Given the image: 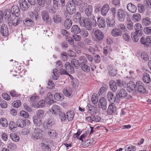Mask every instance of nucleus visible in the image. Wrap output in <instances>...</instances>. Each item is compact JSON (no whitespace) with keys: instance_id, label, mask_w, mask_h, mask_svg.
Listing matches in <instances>:
<instances>
[{"instance_id":"1","label":"nucleus","mask_w":151,"mask_h":151,"mask_svg":"<svg viewBox=\"0 0 151 151\" xmlns=\"http://www.w3.org/2000/svg\"><path fill=\"white\" fill-rule=\"evenodd\" d=\"M84 11L87 16L89 17V19L91 23V25L94 27L96 26V21L95 17L92 14L93 8L92 6L91 5H88Z\"/></svg>"},{"instance_id":"2","label":"nucleus","mask_w":151,"mask_h":151,"mask_svg":"<svg viewBox=\"0 0 151 151\" xmlns=\"http://www.w3.org/2000/svg\"><path fill=\"white\" fill-rule=\"evenodd\" d=\"M116 96L119 99L126 100L130 99L131 96L129 94L127 91L124 89L121 88L119 89L116 93Z\"/></svg>"},{"instance_id":"3","label":"nucleus","mask_w":151,"mask_h":151,"mask_svg":"<svg viewBox=\"0 0 151 151\" xmlns=\"http://www.w3.org/2000/svg\"><path fill=\"white\" fill-rule=\"evenodd\" d=\"M42 131L39 128L35 129L32 134V138L34 140H36L43 138L44 135L42 134Z\"/></svg>"},{"instance_id":"4","label":"nucleus","mask_w":151,"mask_h":151,"mask_svg":"<svg viewBox=\"0 0 151 151\" xmlns=\"http://www.w3.org/2000/svg\"><path fill=\"white\" fill-rule=\"evenodd\" d=\"M79 23L81 26L85 27L88 30L91 29V25L88 18L82 17Z\"/></svg>"},{"instance_id":"5","label":"nucleus","mask_w":151,"mask_h":151,"mask_svg":"<svg viewBox=\"0 0 151 151\" xmlns=\"http://www.w3.org/2000/svg\"><path fill=\"white\" fill-rule=\"evenodd\" d=\"M66 10L68 13L72 14L76 11V7L70 1L68 2L66 5Z\"/></svg>"},{"instance_id":"6","label":"nucleus","mask_w":151,"mask_h":151,"mask_svg":"<svg viewBox=\"0 0 151 151\" xmlns=\"http://www.w3.org/2000/svg\"><path fill=\"white\" fill-rule=\"evenodd\" d=\"M41 17L43 21L45 22L48 24H50L51 23V19L50 17L48 12L46 11H43L41 13Z\"/></svg>"},{"instance_id":"7","label":"nucleus","mask_w":151,"mask_h":151,"mask_svg":"<svg viewBox=\"0 0 151 151\" xmlns=\"http://www.w3.org/2000/svg\"><path fill=\"white\" fill-rule=\"evenodd\" d=\"M49 111L52 114L55 115H58L61 111L60 106L56 105H53Z\"/></svg>"},{"instance_id":"8","label":"nucleus","mask_w":151,"mask_h":151,"mask_svg":"<svg viewBox=\"0 0 151 151\" xmlns=\"http://www.w3.org/2000/svg\"><path fill=\"white\" fill-rule=\"evenodd\" d=\"M97 21L96 24L100 28H105L106 27V23L105 19L101 17H98L97 18Z\"/></svg>"},{"instance_id":"9","label":"nucleus","mask_w":151,"mask_h":151,"mask_svg":"<svg viewBox=\"0 0 151 151\" xmlns=\"http://www.w3.org/2000/svg\"><path fill=\"white\" fill-rule=\"evenodd\" d=\"M94 37L98 41L102 40L104 38V35L99 29L96 30L93 32Z\"/></svg>"},{"instance_id":"10","label":"nucleus","mask_w":151,"mask_h":151,"mask_svg":"<svg viewBox=\"0 0 151 151\" xmlns=\"http://www.w3.org/2000/svg\"><path fill=\"white\" fill-rule=\"evenodd\" d=\"M126 15L125 11L122 9H119L117 13L118 19L121 22L124 21Z\"/></svg>"},{"instance_id":"11","label":"nucleus","mask_w":151,"mask_h":151,"mask_svg":"<svg viewBox=\"0 0 151 151\" xmlns=\"http://www.w3.org/2000/svg\"><path fill=\"white\" fill-rule=\"evenodd\" d=\"M142 82L138 81L136 83V86L137 88L138 91L141 93H144L146 92V89L143 86Z\"/></svg>"},{"instance_id":"12","label":"nucleus","mask_w":151,"mask_h":151,"mask_svg":"<svg viewBox=\"0 0 151 151\" xmlns=\"http://www.w3.org/2000/svg\"><path fill=\"white\" fill-rule=\"evenodd\" d=\"M98 106L99 108L104 110L106 108L107 101L105 98L103 97L101 98L99 101Z\"/></svg>"},{"instance_id":"13","label":"nucleus","mask_w":151,"mask_h":151,"mask_svg":"<svg viewBox=\"0 0 151 151\" xmlns=\"http://www.w3.org/2000/svg\"><path fill=\"white\" fill-rule=\"evenodd\" d=\"M12 20H10V22L8 23L11 24L13 26H16L18 25L21 22L20 19L18 16H14L12 18Z\"/></svg>"},{"instance_id":"14","label":"nucleus","mask_w":151,"mask_h":151,"mask_svg":"<svg viewBox=\"0 0 151 151\" xmlns=\"http://www.w3.org/2000/svg\"><path fill=\"white\" fill-rule=\"evenodd\" d=\"M19 4L20 9L23 11H25L28 9L27 2L25 0H19Z\"/></svg>"},{"instance_id":"15","label":"nucleus","mask_w":151,"mask_h":151,"mask_svg":"<svg viewBox=\"0 0 151 151\" xmlns=\"http://www.w3.org/2000/svg\"><path fill=\"white\" fill-rule=\"evenodd\" d=\"M142 29L143 27L140 23H137L135 24V32L137 33L138 35L142 36L143 34Z\"/></svg>"},{"instance_id":"16","label":"nucleus","mask_w":151,"mask_h":151,"mask_svg":"<svg viewBox=\"0 0 151 151\" xmlns=\"http://www.w3.org/2000/svg\"><path fill=\"white\" fill-rule=\"evenodd\" d=\"M111 34L114 37L121 36L122 35V32L119 29L115 28L112 30Z\"/></svg>"},{"instance_id":"17","label":"nucleus","mask_w":151,"mask_h":151,"mask_svg":"<svg viewBox=\"0 0 151 151\" xmlns=\"http://www.w3.org/2000/svg\"><path fill=\"white\" fill-rule=\"evenodd\" d=\"M12 14L13 16H19L20 14V11L18 7L17 6H13L11 8Z\"/></svg>"},{"instance_id":"18","label":"nucleus","mask_w":151,"mask_h":151,"mask_svg":"<svg viewBox=\"0 0 151 151\" xmlns=\"http://www.w3.org/2000/svg\"><path fill=\"white\" fill-rule=\"evenodd\" d=\"M90 131L87 130L86 132L81 135L79 139L80 140H81L82 142L83 141V139L85 138L88 135V134H90L93 132V127H92L90 126Z\"/></svg>"},{"instance_id":"19","label":"nucleus","mask_w":151,"mask_h":151,"mask_svg":"<svg viewBox=\"0 0 151 151\" xmlns=\"http://www.w3.org/2000/svg\"><path fill=\"white\" fill-rule=\"evenodd\" d=\"M45 100L47 103L49 104H52L53 102V95L50 92H48L47 95V96L45 98Z\"/></svg>"},{"instance_id":"20","label":"nucleus","mask_w":151,"mask_h":151,"mask_svg":"<svg viewBox=\"0 0 151 151\" xmlns=\"http://www.w3.org/2000/svg\"><path fill=\"white\" fill-rule=\"evenodd\" d=\"M4 18L6 22H10L11 19V11L9 9H7L5 10L4 13Z\"/></svg>"},{"instance_id":"21","label":"nucleus","mask_w":151,"mask_h":151,"mask_svg":"<svg viewBox=\"0 0 151 151\" xmlns=\"http://www.w3.org/2000/svg\"><path fill=\"white\" fill-rule=\"evenodd\" d=\"M109 9V7L108 4H107L104 5L101 10V15L103 16L106 15Z\"/></svg>"},{"instance_id":"22","label":"nucleus","mask_w":151,"mask_h":151,"mask_svg":"<svg viewBox=\"0 0 151 151\" xmlns=\"http://www.w3.org/2000/svg\"><path fill=\"white\" fill-rule=\"evenodd\" d=\"M127 8L128 10L132 13H134L136 12V6L131 3H129L127 4Z\"/></svg>"},{"instance_id":"23","label":"nucleus","mask_w":151,"mask_h":151,"mask_svg":"<svg viewBox=\"0 0 151 151\" xmlns=\"http://www.w3.org/2000/svg\"><path fill=\"white\" fill-rule=\"evenodd\" d=\"M45 101L43 100L39 101L37 103H34L32 104V106L35 108H42L45 106Z\"/></svg>"},{"instance_id":"24","label":"nucleus","mask_w":151,"mask_h":151,"mask_svg":"<svg viewBox=\"0 0 151 151\" xmlns=\"http://www.w3.org/2000/svg\"><path fill=\"white\" fill-rule=\"evenodd\" d=\"M106 22L109 27H114L115 24V20L113 17H108L106 20Z\"/></svg>"},{"instance_id":"25","label":"nucleus","mask_w":151,"mask_h":151,"mask_svg":"<svg viewBox=\"0 0 151 151\" xmlns=\"http://www.w3.org/2000/svg\"><path fill=\"white\" fill-rule=\"evenodd\" d=\"M93 139H90L87 140L84 142L83 141L81 143V146L84 148L90 146L93 143Z\"/></svg>"},{"instance_id":"26","label":"nucleus","mask_w":151,"mask_h":151,"mask_svg":"<svg viewBox=\"0 0 151 151\" xmlns=\"http://www.w3.org/2000/svg\"><path fill=\"white\" fill-rule=\"evenodd\" d=\"M80 27L77 25H73L71 29V32L73 34H78L81 32Z\"/></svg>"},{"instance_id":"27","label":"nucleus","mask_w":151,"mask_h":151,"mask_svg":"<svg viewBox=\"0 0 151 151\" xmlns=\"http://www.w3.org/2000/svg\"><path fill=\"white\" fill-rule=\"evenodd\" d=\"M34 124L38 127H40L42 124L41 118H38L34 116L33 118Z\"/></svg>"},{"instance_id":"28","label":"nucleus","mask_w":151,"mask_h":151,"mask_svg":"<svg viewBox=\"0 0 151 151\" xmlns=\"http://www.w3.org/2000/svg\"><path fill=\"white\" fill-rule=\"evenodd\" d=\"M107 97L109 101L112 104L113 103L115 100V98L113 93L111 92H109L107 94Z\"/></svg>"},{"instance_id":"29","label":"nucleus","mask_w":151,"mask_h":151,"mask_svg":"<svg viewBox=\"0 0 151 151\" xmlns=\"http://www.w3.org/2000/svg\"><path fill=\"white\" fill-rule=\"evenodd\" d=\"M116 111V108L115 106H114L112 104H110L108 107L107 112L109 114L111 115L115 113Z\"/></svg>"},{"instance_id":"30","label":"nucleus","mask_w":151,"mask_h":151,"mask_svg":"<svg viewBox=\"0 0 151 151\" xmlns=\"http://www.w3.org/2000/svg\"><path fill=\"white\" fill-rule=\"evenodd\" d=\"M65 66L67 71L71 73H73L74 72L73 68L70 65V63L66 62L65 63Z\"/></svg>"},{"instance_id":"31","label":"nucleus","mask_w":151,"mask_h":151,"mask_svg":"<svg viewBox=\"0 0 151 151\" xmlns=\"http://www.w3.org/2000/svg\"><path fill=\"white\" fill-rule=\"evenodd\" d=\"M46 132L48 136L53 139L55 138L57 135L55 131L53 129L49 130Z\"/></svg>"},{"instance_id":"32","label":"nucleus","mask_w":151,"mask_h":151,"mask_svg":"<svg viewBox=\"0 0 151 151\" xmlns=\"http://www.w3.org/2000/svg\"><path fill=\"white\" fill-rule=\"evenodd\" d=\"M81 17V13L79 12H77L74 15L73 17V19L75 22H79Z\"/></svg>"},{"instance_id":"33","label":"nucleus","mask_w":151,"mask_h":151,"mask_svg":"<svg viewBox=\"0 0 151 151\" xmlns=\"http://www.w3.org/2000/svg\"><path fill=\"white\" fill-rule=\"evenodd\" d=\"M136 86V85H135L134 83L133 82H131L128 83L127 87L129 92H130L132 91H134Z\"/></svg>"},{"instance_id":"34","label":"nucleus","mask_w":151,"mask_h":151,"mask_svg":"<svg viewBox=\"0 0 151 151\" xmlns=\"http://www.w3.org/2000/svg\"><path fill=\"white\" fill-rule=\"evenodd\" d=\"M110 87L113 92H116L117 89L116 83L114 81H110Z\"/></svg>"},{"instance_id":"35","label":"nucleus","mask_w":151,"mask_h":151,"mask_svg":"<svg viewBox=\"0 0 151 151\" xmlns=\"http://www.w3.org/2000/svg\"><path fill=\"white\" fill-rule=\"evenodd\" d=\"M55 124L54 119L53 118H49L46 122L47 126V128H50Z\"/></svg>"},{"instance_id":"36","label":"nucleus","mask_w":151,"mask_h":151,"mask_svg":"<svg viewBox=\"0 0 151 151\" xmlns=\"http://www.w3.org/2000/svg\"><path fill=\"white\" fill-rule=\"evenodd\" d=\"M141 19V16L139 13H137L134 14L132 17V19L134 22H139Z\"/></svg>"},{"instance_id":"37","label":"nucleus","mask_w":151,"mask_h":151,"mask_svg":"<svg viewBox=\"0 0 151 151\" xmlns=\"http://www.w3.org/2000/svg\"><path fill=\"white\" fill-rule=\"evenodd\" d=\"M143 75L142 79L143 81L146 83H149L151 81L149 75L147 73H144Z\"/></svg>"},{"instance_id":"38","label":"nucleus","mask_w":151,"mask_h":151,"mask_svg":"<svg viewBox=\"0 0 151 151\" xmlns=\"http://www.w3.org/2000/svg\"><path fill=\"white\" fill-rule=\"evenodd\" d=\"M52 19L56 23H58L61 21V17L58 15L54 14L52 16Z\"/></svg>"},{"instance_id":"39","label":"nucleus","mask_w":151,"mask_h":151,"mask_svg":"<svg viewBox=\"0 0 151 151\" xmlns=\"http://www.w3.org/2000/svg\"><path fill=\"white\" fill-rule=\"evenodd\" d=\"M30 17L32 19L37 20L39 19L38 13L36 12H31L29 13Z\"/></svg>"},{"instance_id":"40","label":"nucleus","mask_w":151,"mask_h":151,"mask_svg":"<svg viewBox=\"0 0 151 151\" xmlns=\"http://www.w3.org/2000/svg\"><path fill=\"white\" fill-rule=\"evenodd\" d=\"M63 92L65 96L69 97L71 95L72 93V91L70 88L68 87L65 88Z\"/></svg>"},{"instance_id":"41","label":"nucleus","mask_w":151,"mask_h":151,"mask_svg":"<svg viewBox=\"0 0 151 151\" xmlns=\"http://www.w3.org/2000/svg\"><path fill=\"white\" fill-rule=\"evenodd\" d=\"M74 114L72 111H68L67 112V118L68 121H72L74 117Z\"/></svg>"},{"instance_id":"42","label":"nucleus","mask_w":151,"mask_h":151,"mask_svg":"<svg viewBox=\"0 0 151 151\" xmlns=\"http://www.w3.org/2000/svg\"><path fill=\"white\" fill-rule=\"evenodd\" d=\"M98 96L97 94L95 93H93L92 96L91 102L93 104H96L98 101Z\"/></svg>"},{"instance_id":"43","label":"nucleus","mask_w":151,"mask_h":151,"mask_svg":"<svg viewBox=\"0 0 151 151\" xmlns=\"http://www.w3.org/2000/svg\"><path fill=\"white\" fill-rule=\"evenodd\" d=\"M1 33L3 36H6L8 34V30L6 26H2L1 30Z\"/></svg>"},{"instance_id":"44","label":"nucleus","mask_w":151,"mask_h":151,"mask_svg":"<svg viewBox=\"0 0 151 151\" xmlns=\"http://www.w3.org/2000/svg\"><path fill=\"white\" fill-rule=\"evenodd\" d=\"M10 136L11 139L15 142H18L20 139L19 137L14 133H11Z\"/></svg>"},{"instance_id":"45","label":"nucleus","mask_w":151,"mask_h":151,"mask_svg":"<svg viewBox=\"0 0 151 151\" xmlns=\"http://www.w3.org/2000/svg\"><path fill=\"white\" fill-rule=\"evenodd\" d=\"M55 100L57 101H62L64 99V96L61 93H56L54 94V96Z\"/></svg>"},{"instance_id":"46","label":"nucleus","mask_w":151,"mask_h":151,"mask_svg":"<svg viewBox=\"0 0 151 151\" xmlns=\"http://www.w3.org/2000/svg\"><path fill=\"white\" fill-rule=\"evenodd\" d=\"M72 21L70 19H66L64 22V26L67 29H69L72 26Z\"/></svg>"},{"instance_id":"47","label":"nucleus","mask_w":151,"mask_h":151,"mask_svg":"<svg viewBox=\"0 0 151 151\" xmlns=\"http://www.w3.org/2000/svg\"><path fill=\"white\" fill-rule=\"evenodd\" d=\"M24 25L28 26H31L33 25L34 22L32 20L29 19H25L23 21Z\"/></svg>"},{"instance_id":"48","label":"nucleus","mask_w":151,"mask_h":151,"mask_svg":"<svg viewBox=\"0 0 151 151\" xmlns=\"http://www.w3.org/2000/svg\"><path fill=\"white\" fill-rule=\"evenodd\" d=\"M136 149V147L132 145H126L125 147V151H135Z\"/></svg>"},{"instance_id":"49","label":"nucleus","mask_w":151,"mask_h":151,"mask_svg":"<svg viewBox=\"0 0 151 151\" xmlns=\"http://www.w3.org/2000/svg\"><path fill=\"white\" fill-rule=\"evenodd\" d=\"M151 19L148 17H146L142 19V24L145 26H147L150 24Z\"/></svg>"},{"instance_id":"50","label":"nucleus","mask_w":151,"mask_h":151,"mask_svg":"<svg viewBox=\"0 0 151 151\" xmlns=\"http://www.w3.org/2000/svg\"><path fill=\"white\" fill-rule=\"evenodd\" d=\"M0 124L4 127H6L8 125L7 119L4 118H2L0 119Z\"/></svg>"},{"instance_id":"51","label":"nucleus","mask_w":151,"mask_h":151,"mask_svg":"<svg viewBox=\"0 0 151 151\" xmlns=\"http://www.w3.org/2000/svg\"><path fill=\"white\" fill-rule=\"evenodd\" d=\"M80 35L81 37L83 38H85L87 37L88 35V31L85 29H83L81 30Z\"/></svg>"},{"instance_id":"52","label":"nucleus","mask_w":151,"mask_h":151,"mask_svg":"<svg viewBox=\"0 0 151 151\" xmlns=\"http://www.w3.org/2000/svg\"><path fill=\"white\" fill-rule=\"evenodd\" d=\"M52 78L53 79L56 80L59 77V74L58 70L56 68L54 69L53 70Z\"/></svg>"},{"instance_id":"53","label":"nucleus","mask_w":151,"mask_h":151,"mask_svg":"<svg viewBox=\"0 0 151 151\" xmlns=\"http://www.w3.org/2000/svg\"><path fill=\"white\" fill-rule=\"evenodd\" d=\"M16 124L19 127L23 128L25 126L24 121L21 119H19L16 121Z\"/></svg>"},{"instance_id":"54","label":"nucleus","mask_w":151,"mask_h":151,"mask_svg":"<svg viewBox=\"0 0 151 151\" xmlns=\"http://www.w3.org/2000/svg\"><path fill=\"white\" fill-rule=\"evenodd\" d=\"M44 111L42 110H39L37 111L36 112V116H35L37 118H42L44 116Z\"/></svg>"},{"instance_id":"55","label":"nucleus","mask_w":151,"mask_h":151,"mask_svg":"<svg viewBox=\"0 0 151 151\" xmlns=\"http://www.w3.org/2000/svg\"><path fill=\"white\" fill-rule=\"evenodd\" d=\"M111 47L109 46L104 47L103 49V53L106 55L109 54L111 51Z\"/></svg>"},{"instance_id":"56","label":"nucleus","mask_w":151,"mask_h":151,"mask_svg":"<svg viewBox=\"0 0 151 151\" xmlns=\"http://www.w3.org/2000/svg\"><path fill=\"white\" fill-rule=\"evenodd\" d=\"M7 147L11 151L15 150L17 148V145L15 144L11 143H9Z\"/></svg>"},{"instance_id":"57","label":"nucleus","mask_w":151,"mask_h":151,"mask_svg":"<svg viewBox=\"0 0 151 151\" xmlns=\"http://www.w3.org/2000/svg\"><path fill=\"white\" fill-rule=\"evenodd\" d=\"M141 58L142 60L145 61L148 60L149 57L148 55L145 52H142L141 54Z\"/></svg>"},{"instance_id":"58","label":"nucleus","mask_w":151,"mask_h":151,"mask_svg":"<svg viewBox=\"0 0 151 151\" xmlns=\"http://www.w3.org/2000/svg\"><path fill=\"white\" fill-rule=\"evenodd\" d=\"M81 68L83 70L86 72H88L90 71V67L85 63L81 64Z\"/></svg>"},{"instance_id":"59","label":"nucleus","mask_w":151,"mask_h":151,"mask_svg":"<svg viewBox=\"0 0 151 151\" xmlns=\"http://www.w3.org/2000/svg\"><path fill=\"white\" fill-rule=\"evenodd\" d=\"M138 11L140 13H142L145 11L144 6L143 4H138Z\"/></svg>"},{"instance_id":"60","label":"nucleus","mask_w":151,"mask_h":151,"mask_svg":"<svg viewBox=\"0 0 151 151\" xmlns=\"http://www.w3.org/2000/svg\"><path fill=\"white\" fill-rule=\"evenodd\" d=\"M137 33L135 32L132 33L131 37L133 41L134 42H137L139 40V38L137 36Z\"/></svg>"},{"instance_id":"61","label":"nucleus","mask_w":151,"mask_h":151,"mask_svg":"<svg viewBox=\"0 0 151 151\" xmlns=\"http://www.w3.org/2000/svg\"><path fill=\"white\" fill-rule=\"evenodd\" d=\"M21 105V102L19 100H17L16 101H14L13 103V106L14 107L16 108H18Z\"/></svg>"},{"instance_id":"62","label":"nucleus","mask_w":151,"mask_h":151,"mask_svg":"<svg viewBox=\"0 0 151 151\" xmlns=\"http://www.w3.org/2000/svg\"><path fill=\"white\" fill-rule=\"evenodd\" d=\"M147 37L145 38L144 37H142L140 39V41L142 44L143 45L145 46H148L147 42Z\"/></svg>"},{"instance_id":"63","label":"nucleus","mask_w":151,"mask_h":151,"mask_svg":"<svg viewBox=\"0 0 151 151\" xmlns=\"http://www.w3.org/2000/svg\"><path fill=\"white\" fill-rule=\"evenodd\" d=\"M16 126L14 122H10L9 124V127L11 130L14 131V129L16 128Z\"/></svg>"},{"instance_id":"64","label":"nucleus","mask_w":151,"mask_h":151,"mask_svg":"<svg viewBox=\"0 0 151 151\" xmlns=\"http://www.w3.org/2000/svg\"><path fill=\"white\" fill-rule=\"evenodd\" d=\"M20 114L21 116L25 118H27L29 117L28 113L24 111H21L20 113Z\"/></svg>"}]
</instances>
